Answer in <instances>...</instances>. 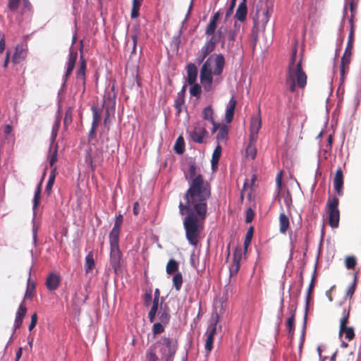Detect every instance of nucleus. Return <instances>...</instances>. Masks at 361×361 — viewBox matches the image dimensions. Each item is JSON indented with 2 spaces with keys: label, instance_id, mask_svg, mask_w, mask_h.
I'll list each match as a JSON object with an SVG mask.
<instances>
[{
  "label": "nucleus",
  "instance_id": "nucleus-1",
  "mask_svg": "<svg viewBox=\"0 0 361 361\" xmlns=\"http://www.w3.org/2000/svg\"><path fill=\"white\" fill-rule=\"evenodd\" d=\"M184 173L189 188L184 195L185 203L180 202L178 207L181 215L187 214L183 221L186 238L195 246L207 216V201L211 195V189L209 183L203 180L200 169L194 164L190 165Z\"/></svg>",
  "mask_w": 361,
  "mask_h": 361
},
{
  "label": "nucleus",
  "instance_id": "nucleus-2",
  "mask_svg": "<svg viewBox=\"0 0 361 361\" xmlns=\"http://www.w3.org/2000/svg\"><path fill=\"white\" fill-rule=\"evenodd\" d=\"M225 59L222 54H212L204 63L200 70V81L206 91L212 90L213 84L219 83Z\"/></svg>",
  "mask_w": 361,
  "mask_h": 361
},
{
  "label": "nucleus",
  "instance_id": "nucleus-3",
  "mask_svg": "<svg viewBox=\"0 0 361 361\" xmlns=\"http://www.w3.org/2000/svg\"><path fill=\"white\" fill-rule=\"evenodd\" d=\"M302 59L297 56V49H293L288 72L286 78V85L291 92L295 90L298 85L303 88L307 82V75L302 69Z\"/></svg>",
  "mask_w": 361,
  "mask_h": 361
},
{
  "label": "nucleus",
  "instance_id": "nucleus-4",
  "mask_svg": "<svg viewBox=\"0 0 361 361\" xmlns=\"http://www.w3.org/2000/svg\"><path fill=\"white\" fill-rule=\"evenodd\" d=\"M156 350H159L164 361H173L176 352V342L169 338L164 337L161 341L152 345Z\"/></svg>",
  "mask_w": 361,
  "mask_h": 361
},
{
  "label": "nucleus",
  "instance_id": "nucleus-5",
  "mask_svg": "<svg viewBox=\"0 0 361 361\" xmlns=\"http://www.w3.org/2000/svg\"><path fill=\"white\" fill-rule=\"evenodd\" d=\"M338 200L336 197L328 201L327 209L329 214V222L332 228H336L338 226L340 214L338 209Z\"/></svg>",
  "mask_w": 361,
  "mask_h": 361
},
{
  "label": "nucleus",
  "instance_id": "nucleus-6",
  "mask_svg": "<svg viewBox=\"0 0 361 361\" xmlns=\"http://www.w3.org/2000/svg\"><path fill=\"white\" fill-rule=\"evenodd\" d=\"M191 140L197 143H203L208 133L205 124L202 121H198L193 126V128L189 131Z\"/></svg>",
  "mask_w": 361,
  "mask_h": 361
},
{
  "label": "nucleus",
  "instance_id": "nucleus-7",
  "mask_svg": "<svg viewBox=\"0 0 361 361\" xmlns=\"http://www.w3.org/2000/svg\"><path fill=\"white\" fill-rule=\"evenodd\" d=\"M216 45V43L209 39L198 51L196 59L197 62L201 63L204 59L214 50Z\"/></svg>",
  "mask_w": 361,
  "mask_h": 361
},
{
  "label": "nucleus",
  "instance_id": "nucleus-8",
  "mask_svg": "<svg viewBox=\"0 0 361 361\" xmlns=\"http://www.w3.org/2000/svg\"><path fill=\"white\" fill-rule=\"evenodd\" d=\"M262 127V121L259 116H253L251 118L250 126V137L249 141L257 142V134L259 129Z\"/></svg>",
  "mask_w": 361,
  "mask_h": 361
},
{
  "label": "nucleus",
  "instance_id": "nucleus-9",
  "mask_svg": "<svg viewBox=\"0 0 361 361\" xmlns=\"http://www.w3.org/2000/svg\"><path fill=\"white\" fill-rule=\"evenodd\" d=\"M121 252L118 246L111 247L110 263L115 273H117L121 267Z\"/></svg>",
  "mask_w": 361,
  "mask_h": 361
},
{
  "label": "nucleus",
  "instance_id": "nucleus-10",
  "mask_svg": "<svg viewBox=\"0 0 361 361\" xmlns=\"http://www.w3.org/2000/svg\"><path fill=\"white\" fill-rule=\"evenodd\" d=\"M216 322L211 324L209 326L207 332L205 333L206 343H205L204 348H205L207 355H208L211 352V350L213 348L214 336L216 334Z\"/></svg>",
  "mask_w": 361,
  "mask_h": 361
},
{
  "label": "nucleus",
  "instance_id": "nucleus-11",
  "mask_svg": "<svg viewBox=\"0 0 361 361\" xmlns=\"http://www.w3.org/2000/svg\"><path fill=\"white\" fill-rule=\"evenodd\" d=\"M236 104L237 101L233 97L231 98L226 104L224 115V120L226 123H230L233 121Z\"/></svg>",
  "mask_w": 361,
  "mask_h": 361
},
{
  "label": "nucleus",
  "instance_id": "nucleus-12",
  "mask_svg": "<svg viewBox=\"0 0 361 361\" xmlns=\"http://www.w3.org/2000/svg\"><path fill=\"white\" fill-rule=\"evenodd\" d=\"M77 57H78V53L76 51H73L71 50L70 54H69V59H68V61L66 64V71L63 77V80H64V82H66V80H67L68 76L71 74V73L74 68Z\"/></svg>",
  "mask_w": 361,
  "mask_h": 361
},
{
  "label": "nucleus",
  "instance_id": "nucleus-13",
  "mask_svg": "<svg viewBox=\"0 0 361 361\" xmlns=\"http://www.w3.org/2000/svg\"><path fill=\"white\" fill-rule=\"evenodd\" d=\"M343 184V171L341 168L338 169L334 178V187L336 192L341 195L343 194L342 188Z\"/></svg>",
  "mask_w": 361,
  "mask_h": 361
},
{
  "label": "nucleus",
  "instance_id": "nucleus-14",
  "mask_svg": "<svg viewBox=\"0 0 361 361\" xmlns=\"http://www.w3.org/2000/svg\"><path fill=\"white\" fill-rule=\"evenodd\" d=\"M60 281L61 278L59 275L51 273L47 279L46 286L49 290H54L58 288Z\"/></svg>",
  "mask_w": 361,
  "mask_h": 361
},
{
  "label": "nucleus",
  "instance_id": "nucleus-15",
  "mask_svg": "<svg viewBox=\"0 0 361 361\" xmlns=\"http://www.w3.org/2000/svg\"><path fill=\"white\" fill-rule=\"evenodd\" d=\"M27 312V308L23 305V302L20 305L16 312V319L14 322V328L18 329L23 322V318Z\"/></svg>",
  "mask_w": 361,
  "mask_h": 361
},
{
  "label": "nucleus",
  "instance_id": "nucleus-16",
  "mask_svg": "<svg viewBox=\"0 0 361 361\" xmlns=\"http://www.w3.org/2000/svg\"><path fill=\"white\" fill-rule=\"evenodd\" d=\"M197 78V69L195 64L190 63L187 66V80L189 84L196 82Z\"/></svg>",
  "mask_w": 361,
  "mask_h": 361
},
{
  "label": "nucleus",
  "instance_id": "nucleus-17",
  "mask_svg": "<svg viewBox=\"0 0 361 361\" xmlns=\"http://www.w3.org/2000/svg\"><path fill=\"white\" fill-rule=\"evenodd\" d=\"M338 336L340 338L344 337L345 339L348 340V341H350L355 337V331L353 327L345 326L343 328H339Z\"/></svg>",
  "mask_w": 361,
  "mask_h": 361
},
{
  "label": "nucleus",
  "instance_id": "nucleus-18",
  "mask_svg": "<svg viewBox=\"0 0 361 361\" xmlns=\"http://www.w3.org/2000/svg\"><path fill=\"white\" fill-rule=\"evenodd\" d=\"M247 14V8L245 2H241L236 10L235 18L240 22H243L246 19Z\"/></svg>",
  "mask_w": 361,
  "mask_h": 361
},
{
  "label": "nucleus",
  "instance_id": "nucleus-19",
  "mask_svg": "<svg viewBox=\"0 0 361 361\" xmlns=\"http://www.w3.org/2000/svg\"><path fill=\"white\" fill-rule=\"evenodd\" d=\"M94 267V253L92 251H90L85 257V271L86 274L92 273Z\"/></svg>",
  "mask_w": 361,
  "mask_h": 361
},
{
  "label": "nucleus",
  "instance_id": "nucleus-20",
  "mask_svg": "<svg viewBox=\"0 0 361 361\" xmlns=\"http://www.w3.org/2000/svg\"><path fill=\"white\" fill-rule=\"evenodd\" d=\"M26 56V50L23 46L18 45L13 56V62L18 63L24 59Z\"/></svg>",
  "mask_w": 361,
  "mask_h": 361
},
{
  "label": "nucleus",
  "instance_id": "nucleus-21",
  "mask_svg": "<svg viewBox=\"0 0 361 361\" xmlns=\"http://www.w3.org/2000/svg\"><path fill=\"white\" fill-rule=\"evenodd\" d=\"M227 32V28L224 26H221L217 31L210 37V39L214 43L217 44L220 40L224 39L225 33Z\"/></svg>",
  "mask_w": 361,
  "mask_h": 361
},
{
  "label": "nucleus",
  "instance_id": "nucleus-22",
  "mask_svg": "<svg viewBox=\"0 0 361 361\" xmlns=\"http://www.w3.org/2000/svg\"><path fill=\"white\" fill-rule=\"evenodd\" d=\"M228 128L224 124L221 125L216 135V140L219 144L226 140L228 137Z\"/></svg>",
  "mask_w": 361,
  "mask_h": 361
},
{
  "label": "nucleus",
  "instance_id": "nucleus-23",
  "mask_svg": "<svg viewBox=\"0 0 361 361\" xmlns=\"http://www.w3.org/2000/svg\"><path fill=\"white\" fill-rule=\"evenodd\" d=\"M41 187H42V183L40 182L35 192V195L33 198V206H32V210H33V219L36 216V209L38 207L39 199H40V193H41Z\"/></svg>",
  "mask_w": 361,
  "mask_h": 361
},
{
  "label": "nucleus",
  "instance_id": "nucleus-24",
  "mask_svg": "<svg viewBox=\"0 0 361 361\" xmlns=\"http://www.w3.org/2000/svg\"><path fill=\"white\" fill-rule=\"evenodd\" d=\"M120 234V228H114L110 232V245L111 247L118 246V238Z\"/></svg>",
  "mask_w": 361,
  "mask_h": 361
},
{
  "label": "nucleus",
  "instance_id": "nucleus-25",
  "mask_svg": "<svg viewBox=\"0 0 361 361\" xmlns=\"http://www.w3.org/2000/svg\"><path fill=\"white\" fill-rule=\"evenodd\" d=\"M279 224L280 232L282 233H286L289 227V219L284 213H281L279 216Z\"/></svg>",
  "mask_w": 361,
  "mask_h": 361
},
{
  "label": "nucleus",
  "instance_id": "nucleus-26",
  "mask_svg": "<svg viewBox=\"0 0 361 361\" xmlns=\"http://www.w3.org/2000/svg\"><path fill=\"white\" fill-rule=\"evenodd\" d=\"M258 17H261V20H256L255 19V24L256 26L259 25L260 24L262 26L264 27L267 23L269 20V11L267 9H264L260 13H258Z\"/></svg>",
  "mask_w": 361,
  "mask_h": 361
},
{
  "label": "nucleus",
  "instance_id": "nucleus-27",
  "mask_svg": "<svg viewBox=\"0 0 361 361\" xmlns=\"http://www.w3.org/2000/svg\"><path fill=\"white\" fill-rule=\"evenodd\" d=\"M202 116L204 120L207 121L210 123H213L214 119V111L211 106H208L203 109Z\"/></svg>",
  "mask_w": 361,
  "mask_h": 361
},
{
  "label": "nucleus",
  "instance_id": "nucleus-28",
  "mask_svg": "<svg viewBox=\"0 0 361 361\" xmlns=\"http://www.w3.org/2000/svg\"><path fill=\"white\" fill-rule=\"evenodd\" d=\"M350 62V55L343 54L341 59V75L342 77L344 76L345 69H348V65Z\"/></svg>",
  "mask_w": 361,
  "mask_h": 361
},
{
  "label": "nucleus",
  "instance_id": "nucleus-29",
  "mask_svg": "<svg viewBox=\"0 0 361 361\" xmlns=\"http://www.w3.org/2000/svg\"><path fill=\"white\" fill-rule=\"evenodd\" d=\"M221 147L219 144L216 146V147L215 148V149L213 152V154H212V168H214L217 165L219 158L221 157Z\"/></svg>",
  "mask_w": 361,
  "mask_h": 361
},
{
  "label": "nucleus",
  "instance_id": "nucleus-30",
  "mask_svg": "<svg viewBox=\"0 0 361 361\" xmlns=\"http://www.w3.org/2000/svg\"><path fill=\"white\" fill-rule=\"evenodd\" d=\"M256 142H252L250 141V143L246 149V155L248 157H250L252 159H255L257 155V149L255 147Z\"/></svg>",
  "mask_w": 361,
  "mask_h": 361
},
{
  "label": "nucleus",
  "instance_id": "nucleus-31",
  "mask_svg": "<svg viewBox=\"0 0 361 361\" xmlns=\"http://www.w3.org/2000/svg\"><path fill=\"white\" fill-rule=\"evenodd\" d=\"M145 361H159L156 355L155 348L151 346L146 352Z\"/></svg>",
  "mask_w": 361,
  "mask_h": 361
},
{
  "label": "nucleus",
  "instance_id": "nucleus-32",
  "mask_svg": "<svg viewBox=\"0 0 361 361\" xmlns=\"http://www.w3.org/2000/svg\"><path fill=\"white\" fill-rule=\"evenodd\" d=\"M217 22L209 20L206 30L205 34L207 37H211L216 30Z\"/></svg>",
  "mask_w": 361,
  "mask_h": 361
},
{
  "label": "nucleus",
  "instance_id": "nucleus-33",
  "mask_svg": "<svg viewBox=\"0 0 361 361\" xmlns=\"http://www.w3.org/2000/svg\"><path fill=\"white\" fill-rule=\"evenodd\" d=\"M173 283L176 290H179L183 283V277L180 273H177L173 276Z\"/></svg>",
  "mask_w": 361,
  "mask_h": 361
},
{
  "label": "nucleus",
  "instance_id": "nucleus-34",
  "mask_svg": "<svg viewBox=\"0 0 361 361\" xmlns=\"http://www.w3.org/2000/svg\"><path fill=\"white\" fill-rule=\"evenodd\" d=\"M174 149L178 154H182L184 151V140L182 137H179L174 145Z\"/></svg>",
  "mask_w": 361,
  "mask_h": 361
},
{
  "label": "nucleus",
  "instance_id": "nucleus-35",
  "mask_svg": "<svg viewBox=\"0 0 361 361\" xmlns=\"http://www.w3.org/2000/svg\"><path fill=\"white\" fill-rule=\"evenodd\" d=\"M190 85H191L190 87V94L194 97H199L201 93V87L196 82Z\"/></svg>",
  "mask_w": 361,
  "mask_h": 361
},
{
  "label": "nucleus",
  "instance_id": "nucleus-36",
  "mask_svg": "<svg viewBox=\"0 0 361 361\" xmlns=\"http://www.w3.org/2000/svg\"><path fill=\"white\" fill-rule=\"evenodd\" d=\"M178 269V264L176 260L170 259L166 265V272L172 274Z\"/></svg>",
  "mask_w": 361,
  "mask_h": 361
},
{
  "label": "nucleus",
  "instance_id": "nucleus-37",
  "mask_svg": "<svg viewBox=\"0 0 361 361\" xmlns=\"http://www.w3.org/2000/svg\"><path fill=\"white\" fill-rule=\"evenodd\" d=\"M85 62L82 61L80 64V69L77 72V78L79 80H82L84 82L85 80Z\"/></svg>",
  "mask_w": 361,
  "mask_h": 361
},
{
  "label": "nucleus",
  "instance_id": "nucleus-38",
  "mask_svg": "<svg viewBox=\"0 0 361 361\" xmlns=\"http://www.w3.org/2000/svg\"><path fill=\"white\" fill-rule=\"evenodd\" d=\"M34 289L35 283L32 281H31L30 278H28L27 283V290L25 295V298H31Z\"/></svg>",
  "mask_w": 361,
  "mask_h": 361
},
{
  "label": "nucleus",
  "instance_id": "nucleus-39",
  "mask_svg": "<svg viewBox=\"0 0 361 361\" xmlns=\"http://www.w3.org/2000/svg\"><path fill=\"white\" fill-rule=\"evenodd\" d=\"M348 319H349V312H347L346 310H344L343 313V317L340 319L339 328L348 326L347 325L348 323Z\"/></svg>",
  "mask_w": 361,
  "mask_h": 361
},
{
  "label": "nucleus",
  "instance_id": "nucleus-40",
  "mask_svg": "<svg viewBox=\"0 0 361 361\" xmlns=\"http://www.w3.org/2000/svg\"><path fill=\"white\" fill-rule=\"evenodd\" d=\"M357 264L356 259L355 257H347L345 260V264L347 269H353Z\"/></svg>",
  "mask_w": 361,
  "mask_h": 361
},
{
  "label": "nucleus",
  "instance_id": "nucleus-41",
  "mask_svg": "<svg viewBox=\"0 0 361 361\" xmlns=\"http://www.w3.org/2000/svg\"><path fill=\"white\" fill-rule=\"evenodd\" d=\"M169 314L166 310H163L159 314V319L160 322L164 324H166L169 322Z\"/></svg>",
  "mask_w": 361,
  "mask_h": 361
},
{
  "label": "nucleus",
  "instance_id": "nucleus-42",
  "mask_svg": "<svg viewBox=\"0 0 361 361\" xmlns=\"http://www.w3.org/2000/svg\"><path fill=\"white\" fill-rule=\"evenodd\" d=\"M164 324L161 322H157L154 324L153 326V332L154 334H159L162 333L164 331Z\"/></svg>",
  "mask_w": 361,
  "mask_h": 361
},
{
  "label": "nucleus",
  "instance_id": "nucleus-43",
  "mask_svg": "<svg viewBox=\"0 0 361 361\" xmlns=\"http://www.w3.org/2000/svg\"><path fill=\"white\" fill-rule=\"evenodd\" d=\"M294 320H295V315L293 314L287 320V329H288L289 332L293 331L294 329Z\"/></svg>",
  "mask_w": 361,
  "mask_h": 361
},
{
  "label": "nucleus",
  "instance_id": "nucleus-44",
  "mask_svg": "<svg viewBox=\"0 0 361 361\" xmlns=\"http://www.w3.org/2000/svg\"><path fill=\"white\" fill-rule=\"evenodd\" d=\"M57 160V146L54 147V152L49 158V162L50 166H52Z\"/></svg>",
  "mask_w": 361,
  "mask_h": 361
},
{
  "label": "nucleus",
  "instance_id": "nucleus-45",
  "mask_svg": "<svg viewBox=\"0 0 361 361\" xmlns=\"http://www.w3.org/2000/svg\"><path fill=\"white\" fill-rule=\"evenodd\" d=\"M252 235H253V228L250 227L246 233V238H245V243H244L245 247L250 243Z\"/></svg>",
  "mask_w": 361,
  "mask_h": 361
},
{
  "label": "nucleus",
  "instance_id": "nucleus-46",
  "mask_svg": "<svg viewBox=\"0 0 361 361\" xmlns=\"http://www.w3.org/2000/svg\"><path fill=\"white\" fill-rule=\"evenodd\" d=\"M276 182L277 190H278L279 192H280L282 189V171H280L277 174L276 178Z\"/></svg>",
  "mask_w": 361,
  "mask_h": 361
},
{
  "label": "nucleus",
  "instance_id": "nucleus-47",
  "mask_svg": "<svg viewBox=\"0 0 361 361\" xmlns=\"http://www.w3.org/2000/svg\"><path fill=\"white\" fill-rule=\"evenodd\" d=\"M37 313L35 312L34 314H32V315L31 317V322L29 325L30 331H32L35 328V326L37 324Z\"/></svg>",
  "mask_w": 361,
  "mask_h": 361
},
{
  "label": "nucleus",
  "instance_id": "nucleus-48",
  "mask_svg": "<svg viewBox=\"0 0 361 361\" xmlns=\"http://www.w3.org/2000/svg\"><path fill=\"white\" fill-rule=\"evenodd\" d=\"M255 216V214L253 210L251 208H249L246 211V222L250 223L251 222Z\"/></svg>",
  "mask_w": 361,
  "mask_h": 361
},
{
  "label": "nucleus",
  "instance_id": "nucleus-49",
  "mask_svg": "<svg viewBox=\"0 0 361 361\" xmlns=\"http://www.w3.org/2000/svg\"><path fill=\"white\" fill-rule=\"evenodd\" d=\"M59 129V123H56L54 124L52 128V133H51V144L55 141V139L56 137L57 131Z\"/></svg>",
  "mask_w": 361,
  "mask_h": 361
},
{
  "label": "nucleus",
  "instance_id": "nucleus-50",
  "mask_svg": "<svg viewBox=\"0 0 361 361\" xmlns=\"http://www.w3.org/2000/svg\"><path fill=\"white\" fill-rule=\"evenodd\" d=\"M21 0H10L8 6L11 10L17 9L18 4Z\"/></svg>",
  "mask_w": 361,
  "mask_h": 361
},
{
  "label": "nucleus",
  "instance_id": "nucleus-51",
  "mask_svg": "<svg viewBox=\"0 0 361 361\" xmlns=\"http://www.w3.org/2000/svg\"><path fill=\"white\" fill-rule=\"evenodd\" d=\"M123 222V216L119 214L116 216L114 228H121Z\"/></svg>",
  "mask_w": 361,
  "mask_h": 361
},
{
  "label": "nucleus",
  "instance_id": "nucleus-52",
  "mask_svg": "<svg viewBox=\"0 0 361 361\" xmlns=\"http://www.w3.org/2000/svg\"><path fill=\"white\" fill-rule=\"evenodd\" d=\"M350 34H349V37H348V43H353L354 29H353L352 19L350 20Z\"/></svg>",
  "mask_w": 361,
  "mask_h": 361
},
{
  "label": "nucleus",
  "instance_id": "nucleus-53",
  "mask_svg": "<svg viewBox=\"0 0 361 361\" xmlns=\"http://www.w3.org/2000/svg\"><path fill=\"white\" fill-rule=\"evenodd\" d=\"M54 180V174L51 175L49 179V181L47 184L46 190L49 192L52 188Z\"/></svg>",
  "mask_w": 361,
  "mask_h": 361
},
{
  "label": "nucleus",
  "instance_id": "nucleus-54",
  "mask_svg": "<svg viewBox=\"0 0 361 361\" xmlns=\"http://www.w3.org/2000/svg\"><path fill=\"white\" fill-rule=\"evenodd\" d=\"M99 121V115L98 113L94 110V114H93V121H92V126L93 127H97L98 125Z\"/></svg>",
  "mask_w": 361,
  "mask_h": 361
},
{
  "label": "nucleus",
  "instance_id": "nucleus-55",
  "mask_svg": "<svg viewBox=\"0 0 361 361\" xmlns=\"http://www.w3.org/2000/svg\"><path fill=\"white\" fill-rule=\"evenodd\" d=\"M355 289V281H354L353 283L348 287V290H347V295L351 296L353 294Z\"/></svg>",
  "mask_w": 361,
  "mask_h": 361
},
{
  "label": "nucleus",
  "instance_id": "nucleus-56",
  "mask_svg": "<svg viewBox=\"0 0 361 361\" xmlns=\"http://www.w3.org/2000/svg\"><path fill=\"white\" fill-rule=\"evenodd\" d=\"M157 311V310H155L154 308H151V310L149 312V319L151 322H154Z\"/></svg>",
  "mask_w": 361,
  "mask_h": 361
},
{
  "label": "nucleus",
  "instance_id": "nucleus-57",
  "mask_svg": "<svg viewBox=\"0 0 361 361\" xmlns=\"http://www.w3.org/2000/svg\"><path fill=\"white\" fill-rule=\"evenodd\" d=\"M211 123L213 126V128L212 130V133H215L217 130L218 131L219 130V128L221 126V125H220L218 123H216L214 121H213V123Z\"/></svg>",
  "mask_w": 361,
  "mask_h": 361
},
{
  "label": "nucleus",
  "instance_id": "nucleus-58",
  "mask_svg": "<svg viewBox=\"0 0 361 361\" xmlns=\"http://www.w3.org/2000/svg\"><path fill=\"white\" fill-rule=\"evenodd\" d=\"M352 48H353V43H348L345 50V52H344V54L351 55Z\"/></svg>",
  "mask_w": 361,
  "mask_h": 361
},
{
  "label": "nucleus",
  "instance_id": "nucleus-59",
  "mask_svg": "<svg viewBox=\"0 0 361 361\" xmlns=\"http://www.w3.org/2000/svg\"><path fill=\"white\" fill-rule=\"evenodd\" d=\"M228 39L230 41H234L235 39V32L234 31H230L227 34Z\"/></svg>",
  "mask_w": 361,
  "mask_h": 361
},
{
  "label": "nucleus",
  "instance_id": "nucleus-60",
  "mask_svg": "<svg viewBox=\"0 0 361 361\" xmlns=\"http://www.w3.org/2000/svg\"><path fill=\"white\" fill-rule=\"evenodd\" d=\"M220 16H221L220 11H217L213 15V16L211 18L210 20L212 21L218 22L219 20Z\"/></svg>",
  "mask_w": 361,
  "mask_h": 361
},
{
  "label": "nucleus",
  "instance_id": "nucleus-61",
  "mask_svg": "<svg viewBox=\"0 0 361 361\" xmlns=\"http://www.w3.org/2000/svg\"><path fill=\"white\" fill-rule=\"evenodd\" d=\"M140 212V205L138 202H135L133 206V213L135 215H137Z\"/></svg>",
  "mask_w": 361,
  "mask_h": 361
},
{
  "label": "nucleus",
  "instance_id": "nucleus-62",
  "mask_svg": "<svg viewBox=\"0 0 361 361\" xmlns=\"http://www.w3.org/2000/svg\"><path fill=\"white\" fill-rule=\"evenodd\" d=\"M327 141H328V143H327V145H326V148L330 149L331 148L332 142H333V138H332V135H328Z\"/></svg>",
  "mask_w": 361,
  "mask_h": 361
},
{
  "label": "nucleus",
  "instance_id": "nucleus-63",
  "mask_svg": "<svg viewBox=\"0 0 361 361\" xmlns=\"http://www.w3.org/2000/svg\"><path fill=\"white\" fill-rule=\"evenodd\" d=\"M139 15V9L136 8H133L131 11V17L136 18Z\"/></svg>",
  "mask_w": 361,
  "mask_h": 361
},
{
  "label": "nucleus",
  "instance_id": "nucleus-64",
  "mask_svg": "<svg viewBox=\"0 0 361 361\" xmlns=\"http://www.w3.org/2000/svg\"><path fill=\"white\" fill-rule=\"evenodd\" d=\"M22 353H23L22 348H18V350L16 353V361H18L20 360V358L22 356Z\"/></svg>",
  "mask_w": 361,
  "mask_h": 361
}]
</instances>
